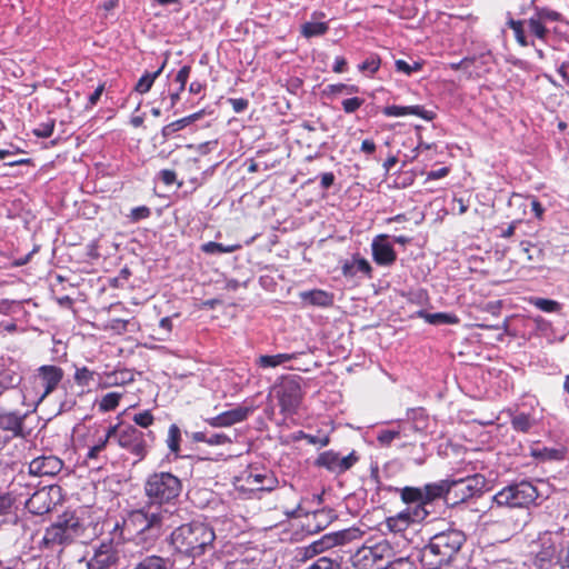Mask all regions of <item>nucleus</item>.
<instances>
[{"label":"nucleus","instance_id":"64","mask_svg":"<svg viewBox=\"0 0 569 569\" xmlns=\"http://www.w3.org/2000/svg\"><path fill=\"white\" fill-rule=\"evenodd\" d=\"M383 114L387 117H405L406 116V107L402 106H387L383 108Z\"/></svg>","mask_w":569,"mask_h":569},{"label":"nucleus","instance_id":"22","mask_svg":"<svg viewBox=\"0 0 569 569\" xmlns=\"http://www.w3.org/2000/svg\"><path fill=\"white\" fill-rule=\"evenodd\" d=\"M567 449L565 447L558 448H531L530 456L539 461H560L566 458Z\"/></svg>","mask_w":569,"mask_h":569},{"label":"nucleus","instance_id":"38","mask_svg":"<svg viewBox=\"0 0 569 569\" xmlns=\"http://www.w3.org/2000/svg\"><path fill=\"white\" fill-rule=\"evenodd\" d=\"M406 427L399 426L398 429L390 430H380L377 433V440L381 446L388 447L395 439L401 437L402 433H406Z\"/></svg>","mask_w":569,"mask_h":569},{"label":"nucleus","instance_id":"36","mask_svg":"<svg viewBox=\"0 0 569 569\" xmlns=\"http://www.w3.org/2000/svg\"><path fill=\"white\" fill-rule=\"evenodd\" d=\"M527 26H528L529 32L531 34H533L536 38H538L541 41H546L547 40L549 31L546 28V24L542 21H540L536 17V14H532L527 20Z\"/></svg>","mask_w":569,"mask_h":569},{"label":"nucleus","instance_id":"33","mask_svg":"<svg viewBox=\"0 0 569 569\" xmlns=\"http://www.w3.org/2000/svg\"><path fill=\"white\" fill-rule=\"evenodd\" d=\"M536 423V420L529 415L525 412H520L515 415L511 418V426L513 430L518 432H528Z\"/></svg>","mask_w":569,"mask_h":569},{"label":"nucleus","instance_id":"53","mask_svg":"<svg viewBox=\"0 0 569 569\" xmlns=\"http://www.w3.org/2000/svg\"><path fill=\"white\" fill-rule=\"evenodd\" d=\"M406 116H417L425 120H432L435 118V112L431 110H426L421 106H408L406 107Z\"/></svg>","mask_w":569,"mask_h":569},{"label":"nucleus","instance_id":"27","mask_svg":"<svg viewBox=\"0 0 569 569\" xmlns=\"http://www.w3.org/2000/svg\"><path fill=\"white\" fill-rule=\"evenodd\" d=\"M166 66V60L162 62V64L154 71V72H146L141 76V78L138 80L134 90L141 94L147 93L152 88L156 79L161 74Z\"/></svg>","mask_w":569,"mask_h":569},{"label":"nucleus","instance_id":"59","mask_svg":"<svg viewBox=\"0 0 569 569\" xmlns=\"http://www.w3.org/2000/svg\"><path fill=\"white\" fill-rule=\"evenodd\" d=\"M161 100L162 102H166V110L169 111V110H172L177 103L179 102L180 100V93L174 91V92H166V91H162L161 92Z\"/></svg>","mask_w":569,"mask_h":569},{"label":"nucleus","instance_id":"42","mask_svg":"<svg viewBox=\"0 0 569 569\" xmlns=\"http://www.w3.org/2000/svg\"><path fill=\"white\" fill-rule=\"evenodd\" d=\"M51 500H24V508L32 515H44L51 511Z\"/></svg>","mask_w":569,"mask_h":569},{"label":"nucleus","instance_id":"6","mask_svg":"<svg viewBox=\"0 0 569 569\" xmlns=\"http://www.w3.org/2000/svg\"><path fill=\"white\" fill-rule=\"evenodd\" d=\"M453 486V479H442L437 482L427 483L423 488L378 487V495L385 492L392 496L400 495V498H446L451 492Z\"/></svg>","mask_w":569,"mask_h":569},{"label":"nucleus","instance_id":"24","mask_svg":"<svg viewBox=\"0 0 569 569\" xmlns=\"http://www.w3.org/2000/svg\"><path fill=\"white\" fill-rule=\"evenodd\" d=\"M71 540L72 538L57 523L48 528L43 536V543L46 546L62 545Z\"/></svg>","mask_w":569,"mask_h":569},{"label":"nucleus","instance_id":"32","mask_svg":"<svg viewBox=\"0 0 569 569\" xmlns=\"http://www.w3.org/2000/svg\"><path fill=\"white\" fill-rule=\"evenodd\" d=\"M180 441H181V431L177 425H171L168 430L167 437V446L170 452L176 457H180Z\"/></svg>","mask_w":569,"mask_h":569},{"label":"nucleus","instance_id":"52","mask_svg":"<svg viewBox=\"0 0 569 569\" xmlns=\"http://www.w3.org/2000/svg\"><path fill=\"white\" fill-rule=\"evenodd\" d=\"M54 130V120L50 119L47 122L39 123L33 130V134L38 138H49Z\"/></svg>","mask_w":569,"mask_h":569},{"label":"nucleus","instance_id":"25","mask_svg":"<svg viewBox=\"0 0 569 569\" xmlns=\"http://www.w3.org/2000/svg\"><path fill=\"white\" fill-rule=\"evenodd\" d=\"M133 381V375L129 370H117L107 373L103 381L100 383L101 388H110L116 386H123Z\"/></svg>","mask_w":569,"mask_h":569},{"label":"nucleus","instance_id":"40","mask_svg":"<svg viewBox=\"0 0 569 569\" xmlns=\"http://www.w3.org/2000/svg\"><path fill=\"white\" fill-rule=\"evenodd\" d=\"M121 398L122 393L119 392L106 393L99 401V410L102 412L114 410L119 406Z\"/></svg>","mask_w":569,"mask_h":569},{"label":"nucleus","instance_id":"41","mask_svg":"<svg viewBox=\"0 0 569 569\" xmlns=\"http://www.w3.org/2000/svg\"><path fill=\"white\" fill-rule=\"evenodd\" d=\"M328 28L326 22H306L301 27V33L306 38L322 36L328 31Z\"/></svg>","mask_w":569,"mask_h":569},{"label":"nucleus","instance_id":"45","mask_svg":"<svg viewBox=\"0 0 569 569\" xmlns=\"http://www.w3.org/2000/svg\"><path fill=\"white\" fill-rule=\"evenodd\" d=\"M325 91H326V93L336 97V96H339L342 93H346V94L358 93L360 91V88L356 84L333 83V84H328Z\"/></svg>","mask_w":569,"mask_h":569},{"label":"nucleus","instance_id":"28","mask_svg":"<svg viewBox=\"0 0 569 569\" xmlns=\"http://www.w3.org/2000/svg\"><path fill=\"white\" fill-rule=\"evenodd\" d=\"M419 316L430 325H453L459 322L456 315L447 312L428 313L426 311H419Z\"/></svg>","mask_w":569,"mask_h":569},{"label":"nucleus","instance_id":"12","mask_svg":"<svg viewBox=\"0 0 569 569\" xmlns=\"http://www.w3.org/2000/svg\"><path fill=\"white\" fill-rule=\"evenodd\" d=\"M252 412L253 407L238 406L218 416L207 418L204 421L213 428H226L244 421Z\"/></svg>","mask_w":569,"mask_h":569},{"label":"nucleus","instance_id":"16","mask_svg":"<svg viewBox=\"0 0 569 569\" xmlns=\"http://www.w3.org/2000/svg\"><path fill=\"white\" fill-rule=\"evenodd\" d=\"M284 513L287 515L288 518L305 517L306 518L305 526H307L309 528L312 527L311 520H315L316 521L315 528L318 530L326 528L327 525L332 519V516L330 515V512L326 511L325 509H316V510L309 512V511H306L301 506H298L297 508L291 509V510L286 509Z\"/></svg>","mask_w":569,"mask_h":569},{"label":"nucleus","instance_id":"7","mask_svg":"<svg viewBox=\"0 0 569 569\" xmlns=\"http://www.w3.org/2000/svg\"><path fill=\"white\" fill-rule=\"evenodd\" d=\"M408 502L405 510L396 516L387 518V527L393 532H400L407 529L410 523L423 521L430 513L433 500H405Z\"/></svg>","mask_w":569,"mask_h":569},{"label":"nucleus","instance_id":"11","mask_svg":"<svg viewBox=\"0 0 569 569\" xmlns=\"http://www.w3.org/2000/svg\"><path fill=\"white\" fill-rule=\"evenodd\" d=\"M26 415L19 411L0 410V445L23 436Z\"/></svg>","mask_w":569,"mask_h":569},{"label":"nucleus","instance_id":"48","mask_svg":"<svg viewBox=\"0 0 569 569\" xmlns=\"http://www.w3.org/2000/svg\"><path fill=\"white\" fill-rule=\"evenodd\" d=\"M508 24H509L510 29L513 31L515 38L520 46L527 47L529 44H533V42L528 41L527 36L525 34L522 21L510 20Z\"/></svg>","mask_w":569,"mask_h":569},{"label":"nucleus","instance_id":"61","mask_svg":"<svg viewBox=\"0 0 569 569\" xmlns=\"http://www.w3.org/2000/svg\"><path fill=\"white\" fill-rule=\"evenodd\" d=\"M228 102L231 104L232 110L236 113L243 112L249 106V101L244 98H230L228 99Z\"/></svg>","mask_w":569,"mask_h":569},{"label":"nucleus","instance_id":"58","mask_svg":"<svg viewBox=\"0 0 569 569\" xmlns=\"http://www.w3.org/2000/svg\"><path fill=\"white\" fill-rule=\"evenodd\" d=\"M520 247L522 252L527 256L528 261H533L538 259L542 253L541 249L537 248L535 244L528 241H522L520 243Z\"/></svg>","mask_w":569,"mask_h":569},{"label":"nucleus","instance_id":"49","mask_svg":"<svg viewBox=\"0 0 569 569\" xmlns=\"http://www.w3.org/2000/svg\"><path fill=\"white\" fill-rule=\"evenodd\" d=\"M556 562L562 567H569V536L562 535L561 547L558 548Z\"/></svg>","mask_w":569,"mask_h":569},{"label":"nucleus","instance_id":"47","mask_svg":"<svg viewBox=\"0 0 569 569\" xmlns=\"http://www.w3.org/2000/svg\"><path fill=\"white\" fill-rule=\"evenodd\" d=\"M332 546V539L327 538L318 541H313L309 546L303 548V556L307 557H313L317 553L322 552L325 549Z\"/></svg>","mask_w":569,"mask_h":569},{"label":"nucleus","instance_id":"23","mask_svg":"<svg viewBox=\"0 0 569 569\" xmlns=\"http://www.w3.org/2000/svg\"><path fill=\"white\" fill-rule=\"evenodd\" d=\"M302 301L319 307H328L332 303V296L323 290H309L300 293Z\"/></svg>","mask_w":569,"mask_h":569},{"label":"nucleus","instance_id":"17","mask_svg":"<svg viewBox=\"0 0 569 569\" xmlns=\"http://www.w3.org/2000/svg\"><path fill=\"white\" fill-rule=\"evenodd\" d=\"M63 467V462L56 456H40L29 463V471L34 476H56Z\"/></svg>","mask_w":569,"mask_h":569},{"label":"nucleus","instance_id":"18","mask_svg":"<svg viewBox=\"0 0 569 569\" xmlns=\"http://www.w3.org/2000/svg\"><path fill=\"white\" fill-rule=\"evenodd\" d=\"M118 551L113 550L110 546H101L88 562V569H109L118 566Z\"/></svg>","mask_w":569,"mask_h":569},{"label":"nucleus","instance_id":"56","mask_svg":"<svg viewBox=\"0 0 569 569\" xmlns=\"http://www.w3.org/2000/svg\"><path fill=\"white\" fill-rule=\"evenodd\" d=\"M385 569H416V565L412 560L407 557H401L395 560L388 561Z\"/></svg>","mask_w":569,"mask_h":569},{"label":"nucleus","instance_id":"57","mask_svg":"<svg viewBox=\"0 0 569 569\" xmlns=\"http://www.w3.org/2000/svg\"><path fill=\"white\" fill-rule=\"evenodd\" d=\"M363 103H365V99L359 98V97H352V98H347V99L342 100L341 106H342V110L346 113L350 114V113L356 112Z\"/></svg>","mask_w":569,"mask_h":569},{"label":"nucleus","instance_id":"3","mask_svg":"<svg viewBox=\"0 0 569 569\" xmlns=\"http://www.w3.org/2000/svg\"><path fill=\"white\" fill-rule=\"evenodd\" d=\"M113 428L116 429L114 440L118 446L134 456L138 461H141L148 453V439L150 441L154 439L153 432H143L124 422H118L113 425Z\"/></svg>","mask_w":569,"mask_h":569},{"label":"nucleus","instance_id":"1","mask_svg":"<svg viewBox=\"0 0 569 569\" xmlns=\"http://www.w3.org/2000/svg\"><path fill=\"white\" fill-rule=\"evenodd\" d=\"M214 538L216 535L208 525L191 522L180 526L171 533V543L179 552L197 557L204 552Z\"/></svg>","mask_w":569,"mask_h":569},{"label":"nucleus","instance_id":"29","mask_svg":"<svg viewBox=\"0 0 569 569\" xmlns=\"http://www.w3.org/2000/svg\"><path fill=\"white\" fill-rule=\"evenodd\" d=\"M161 500H151L146 511L139 512V516H143L148 521V527H153L160 523L163 519V513L160 512Z\"/></svg>","mask_w":569,"mask_h":569},{"label":"nucleus","instance_id":"55","mask_svg":"<svg viewBox=\"0 0 569 569\" xmlns=\"http://www.w3.org/2000/svg\"><path fill=\"white\" fill-rule=\"evenodd\" d=\"M190 72H191V66L186 64L177 72V74L174 77V81L179 84V88L176 91L179 92L180 94L186 89V84L190 77Z\"/></svg>","mask_w":569,"mask_h":569},{"label":"nucleus","instance_id":"46","mask_svg":"<svg viewBox=\"0 0 569 569\" xmlns=\"http://www.w3.org/2000/svg\"><path fill=\"white\" fill-rule=\"evenodd\" d=\"M530 303L543 312H557L561 308L558 301L546 298H531Z\"/></svg>","mask_w":569,"mask_h":569},{"label":"nucleus","instance_id":"44","mask_svg":"<svg viewBox=\"0 0 569 569\" xmlns=\"http://www.w3.org/2000/svg\"><path fill=\"white\" fill-rule=\"evenodd\" d=\"M167 560L159 556L142 559L133 569H167Z\"/></svg>","mask_w":569,"mask_h":569},{"label":"nucleus","instance_id":"34","mask_svg":"<svg viewBox=\"0 0 569 569\" xmlns=\"http://www.w3.org/2000/svg\"><path fill=\"white\" fill-rule=\"evenodd\" d=\"M533 14H536V17L545 24L547 22H566L563 16L560 12L548 7H536Z\"/></svg>","mask_w":569,"mask_h":569},{"label":"nucleus","instance_id":"26","mask_svg":"<svg viewBox=\"0 0 569 569\" xmlns=\"http://www.w3.org/2000/svg\"><path fill=\"white\" fill-rule=\"evenodd\" d=\"M296 358L295 353L263 355L257 359L260 368H274Z\"/></svg>","mask_w":569,"mask_h":569},{"label":"nucleus","instance_id":"43","mask_svg":"<svg viewBox=\"0 0 569 569\" xmlns=\"http://www.w3.org/2000/svg\"><path fill=\"white\" fill-rule=\"evenodd\" d=\"M96 376V372L90 370L87 367L77 368L73 379L74 382L82 387V388H89L91 382L93 381Z\"/></svg>","mask_w":569,"mask_h":569},{"label":"nucleus","instance_id":"31","mask_svg":"<svg viewBox=\"0 0 569 569\" xmlns=\"http://www.w3.org/2000/svg\"><path fill=\"white\" fill-rule=\"evenodd\" d=\"M21 380V375L14 368H7L0 371V386L2 388H16L20 385Z\"/></svg>","mask_w":569,"mask_h":569},{"label":"nucleus","instance_id":"37","mask_svg":"<svg viewBox=\"0 0 569 569\" xmlns=\"http://www.w3.org/2000/svg\"><path fill=\"white\" fill-rule=\"evenodd\" d=\"M408 420L412 421L410 429L420 431L427 426V416L421 408L409 409L407 411Z\"/></svg>","mask_w":569,"mask_h":569},{"label":"nucleus","instance_id":"13","mask_svg":"<svg viewBox=\"0 0 569 569\" xmlns=\"http://www.w3.org/2000/svg\"><path fill=\"white\" fill-rule=\"evenodd\" d=\"M453 488L457 489L455 493L461 495V498H478L483 495L487 486L486 478L480 473L466 478L453 479Z\"/></svg>","mask_w":569,"mask_h":569},{"label":"nucleus","instance_id":"63","mask_svg":"<svg viewBox=\"0 0 569 569\" xmlns=\"http://www.w3.org/2000/svg\"><path fill=\"white\" fill-rule=\"evenodd\" d=\"M231 439L226 433H213L211 436H208L207 445L209 446H218V445H224L230 443Z\"/></svg>","mask_w":569,"mask_h":569},{"label":"nucleus","instance_id":"10","mask_svg":"<svg viewBox=\"0 0 569 569\" xmlns=\"http://www.w3.org/2000/svg\"><path fill=\"white\" fill-rule=\"evenodd\" d=\"M358 460L359 457L355 451L345 457H341L333 450H327L317 457L315 466L325 468L329 472L341 475L351 469L358 462Z\"/></svg>","mask_w":569,"mask_h":569},{"label":"nucleus","instance_id":"19","mask_svg":"<svg viewBox=\"0 0 569 569\" xmlns=\"http://www.w3.org/2000/svg\"><path fill=\"white\" fill-rule=\"evenodd\" d=\"M224 569H266L261 561V553L256 549L246 550L239 557L226 563Z\"/></svg>","mask_w":569,"mask_h":569},{"label":"nucleus","instance_id":"51","mask_svg":"<svg viewBox=\"0 0 569 569\" xmlns=\"http://www.w3.org/2000/svg\"><path fill=\"white\" fill-rule=\"evenodd\" d=\"M396 71L401 72L406 76H410L413 72L420 71L422 69V63L415 61L412 64L408 63L405 60L398 59L395 62Z\"/></svg>","mask_w":569,"mask_h":569},{"label":"nucleus","instance_id":"9","mask_svg":"<svg viewBox=\"0 0 569 569\" xmlns=\"http://www.w3.org/2000/svg\"><path fill=\"white\" fill-rule=\"evenodd\" d=\"M562 535L563 529L545 531L538 536L537 540L531 542V553L536 555V560L541 568L556 561L558 548L562 543Z\"/></svg>","mask_w":569,"mask_h":569},{"label":"nucleus","instance_id":"35","mask_svg":"<svg viewBox=\"0 0 569 569\" xmlns=\"http://www.w3.org/2000/svg\"><path fill=\"white\" fill-rule=\"evenodd\" d=\"M537 498L538 492L536 488L529 482H521L516 487L510 488V492L506 498Z\"/></svg>","mask_w":569,"mask_h":569},{"label":"nucleus","instance_id":"20","mask_svg":"<svg viewBox=\"0 0 569 569\" xmlns=\"http://www.w3.org/2000/svg\"><path fill=\"white\" fill-rule=\"evenodd\" d=\"M342 274L347 278H353L358 272L371 278L372 268L365 258L355 256L351 260H346L341 267Z\"/></svg>","mask_w":569,"mask_h":569},{"label":"nucleus","instance_id":"39","mask_svg":"<svg viewBox=\"0 0 569 569\" xmlns=\"http://www.w3.org/2000/svg\"><path fill=\"white\" fill-rule=\"evenodd\" d=\"M380 64V57L378 54L371 53L358 66V69L360 72L371 77L379 70Z\"/></svg>","mask_w":569,"mask_h":569},{"label":"nucleus","instance_id":"21","mask_svg":"<svg viewBox=\"0 0 569 569\" xmlns=\"http://www.w3.org/2000/svg\"><path fill=\"white\" fill-rule=\"evenodd\" d=\"M54 523L60 525L61 529H63V531H66L72 539L78 537L84 528L80 518L71 511L63 512Z\"/></svg>","mask_w":569,"mask_h":569},{"label":"nucleus","instance_id":"60","mask_svg":"<svg viewBox=\"0 0 569 569\" xmlns=\"http://www.w3.org/2000/svg\"><path fill=\"white\" fill-rule=\"evenodd\" d=\"M150 214H151V210L149 207L140 206V207L133 208L131 210L129 217H130L131 221L137 222L139 220L149 218Z\"/></svg>","mask_w":569,"mask_h":569},{"label":"nucleus","instance_id":"8","mask_svg":"<svg viewBox=\"0 0 569 569\" xmlns=\"http://www.w3.org/2000/svg\"><path fill=\"white\" fill-rule=\"evenodd\" d=\"M144 490L148 498H179L182 482L171 472H154L148 477Z\"/></svg>","mask_w":569,"mask_h":569},{"label":"nucleus","instance_id":"54","mask_svg":"<svg viewBox=\"0 0 569 569\" xmlns=\"http://www.w3.org/2000/svg\"><path fill=\"white\" fill-rule=\"evenodd\" d=\"M132 420L137 426L141 428H149L153 423L154 417L152 416L150 410H144L134 413Z\"/></svg>","mask_w":569,"mask_h":569},{"label":"nucleus","instance_id":"62","mask_svg":"<svg viewBox=\"0 0 569 569\" xmlns=\"http://www.w3.org/2000/svg\"><path fill=\"white\" fill-rule=\"evenodd\" d=\"M158 177L166 186H171L177 181L176 171L170 169H163L159 171Z\"/></svg>","mask_w":569,"mask_h":569},{"label":"nucleus","instance_id":"5","mask_svg":"<svg viewBox=\"0 0 569 569\" xmlns=\"http://www.w3.org/2000/svg\"><path fill=\"white\" fill-rule=\"evenodd\" d=\"M392 555L393 549L387 540H370L352 555V563L357 569H385Z\"/></svg>","mask_w":569,"mask_h":569},{"label":"nucleus","instance_id":"50","mask_svg":"<svg viewBox=\"0 0 569 569\" xmlns=\"http://www.w3.org/2000/svg\"><path fill=\"white\" fill-rule=\"evenodd\" d=\"M189 124L187 123L186 119L184 118H181V119H178L176 121H172L168 124H166L162 129H161V134L164 139H169L172 134H174L176 132L184 129L186 127H188Z\"/></svg>","mask_w":569,"mask_h":569},{"label":"nucleus","instance_id":"2","mask_svg":"<svg viewBox=\"0 0 569 569\" xmlns=\"http://www.w3.org/2000/svg\"><path fill=\"white\" fill-rule=\"evenodd\" d=\"M465 542V536L458 530H448L435 535L422 550V561L429 569H439L449 562Z\"/></svg>","mask_w":569,"mask_h":569},{"label":"nucleus","instance_id":"30","mask_svg":"<svg viewBox=\"0 0 569 569\" xmlns=\"http://www.w3.org/2000/svg\"><path fill=\"white\" fill-rule=\"evenodd\" d=\"M240 247H241L240 244L224 246L219 242L209 241V242L202 243L200 249L202 252H204L207 254H222V253L234 252L238 249H240Z\"/></svg>","mask_w":569,"mask_h":569},{"label":"nucleus","instance_id":"15","mask_svg":"<svg viewBox=\"0 0 569 569\" xmlns=\"http://www.w3.org/2000/svg\"><path fill=\"white\" fill-rule=\"evenodd\" d=\"M63 376V370L58 366L44 365L38 368L37 379L43 387V393L41 395L40 400L44 399L48 395L57 389L59 383L62 381Z\"/></svg>","mask_w":569,"mask_h":569},{"label":"nucleus","instance_id":"4","mask_svg":"<svg viewBox=\"0 0 569 569\" xmlns=\"http://www.w3.org/2000/svg\"><path fill=\"white\" fill-rule=\"evenodd\" d=\"M302 378L297 375L282 377L272 388L282 415L289 417L298 412L303 399Z\"/></svg>","mask_w":569,"mask_h":569},{"label":"nucleus","instance_id":"14","mask_svg":"<svg viewBox=\"0 0 569 569\" xmlns=\"http://www.w3.org/2000/svg\"><path fill=\"white\" fill-rule=\"evenodd\" d=\"M372 259L378 266L388 267L397 260V253L388 241L387 234H379L371 243Z\"/></svg>","mask_w":569,"mask_h":569}]
</instances>
